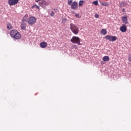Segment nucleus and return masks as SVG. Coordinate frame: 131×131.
Here are the masks:
<instances>
[{
    "label": "nucleus",
    "instance_id": "nucleus-15",
    "mask_svg": "<svg viewBox=\"0 0 131 131\" xmlns=\"http://www.w3.org/2000/svg\"><path fill=\"white\" fill-rule=\"evenodd\" d=\"M7 28L8 30H11L13 29V27L11 25V24L8 23L7 25Z\"/></svg>",
    "mask_w": 131,
    "mask_h": 131
},
{
    "label": "nucleus",
    "instance_id": "nucleus-30",
    "mask_svg": "<svg viewBox=\"0 0 131 131\" xmlns=\"http://www.w3.org/2000/svg\"><path fill=\"white\" fill-rule=\"evenodd\" d=\"M122 11H123V12H124V11H125V9H122Z\"/></svg>",
    "mask_w": 131,
    "mask_h": 131
},
{
    "label": "nucleus",
    "instance_id": "nucleus-20",
    "mask_svg": "<svg viewBox=\"0 0 131 131\" xmlns=\"http://www.w3.org/2000/svg\"><path fill=\"white\" fill-rule=\"evenodd\" d=\"M93 4L96 6H97L98 5V1H94L93 2Z\"/></svg>",
    "mask_w": 131,
    "mask_h": 131
},
{
    "label": "nucleus",
    "instance_id": "nucleus-11",
    "mask_svg": "<svg viewBox=\"0 0 131 131\" xmlns=\"http://www.w3.org/2000/svg\"><path fill=\"white\" fill-rule=\"evenodd\" d=\"M40 46L41 48H45L47 46V43L45 41H42L40 43Z\"/></svg>",
    "mask_w": 131,
    "mask_h": 131
},
{
    "label": "nucleus",
    "instance_id": "nucleus-5",
    "mask_svg": "<svg viewBox=\"0 0 131 131\" xmlns=\"http://www.w3.org/2000/svg\"><path fill=\"white\" fill-rule=\"evenodd\" d=\"M106 40H108L110 41H114L117 39V37L115 36L107 35L105 37Z\"/></svg>",
    "mask_w": 131,
    "mask_h": 131
},
{
    "label": "nucleus",
    "instance_id": "nucleus-13",
    "mask_svg": "<svg viewBox=\"0 0 131 131\" xmlns=\"http://www.w3.org/2000/svg\"><path fill=\"white\" fill-rule=\"evenodd\" d=\"M26 24L24 22L21 23V29L22 30H26Z\"/></svg>",
    "mask_w": 131,
    "mask_h": 131
},
{
    "label": "nucleus",
    "instance_id": "nucleus-3",
    "mask_svg": "<svg viewBox=\"0 0 131 131\" xmlns=\"http://www.w3.org/2000/svg\"><path fill=\"white\" fill-rule=\"evenodd\" d=\"M71 41L73 43L77 44L78 45H81L80 43V39L77 36L72 37V39H71Z\"/></svg>",
    "mask_w": 131,
    "mask_h": 131
},
{
    "label": "nucleus",
    "instance_id": "nucleus-10",
    "mask_svg": "<svg viewBox=\"0 0 131 131\" xmlns=\"http://www.w3.org/2000/svg\"><path fill=\"white\" fill-rule=\"evenodd\" d=\"M127 18H128V17L127 16H123L122 17V21L123 23H124L125 24H128L129 23Z\"/></svg>",
    "mask_w": 131,
    "mask_h": 131
},
{
    "label": "nucleus",
    "instance_id": "nucleus-9",
    "mask_svg": "<svg viewBox=\"0 0 131 131\" xmlns=\"http://www.w3.org/2000/svg\"><path fill=\"white\" fill-rule=\"evenodd\" d=\"M38 5L41 7H43L47 5V2L45 0H42L39 3Z\"/></svg>",
    "mask_w": 131,
    "mask_h": 131
},
{
    "label": "nucleus",
    "instance_id": "nucleus-32",
    "mask_svg": "<svg viewBox=\"0 0 131 131\" xmlns=\"http://www.w3.org/2000/svg\"><path fill=\"white\" fill-rule=\"evenodd\" d=\"M129 3H130L131 4V2H129Z\"/></svg>",
    "mask_w": 131,
    "mask_h": 131
},
{
    "label": "nucleus",
    "instance_id": "nucleus-31",
    "mask_svg": "<svg viewBox=\"0 0 131 131\" xmlns=\"http://www.w3.org/2000/svg\"><path fill=\"white\" fill-rule=\"evenodd\" d=\"M128 4L127 3H125V5H128Z\"/></svg>",
    "mask_w": 131,
    "mask_h": 131
},
{
    "label": "nucleus",
    "instance_id": "nucleus-7",
    "mask_svg": "<svg viewBox=\"0 0 131 131\" xmlns=\"http://www.w3.org/2000/svg\"><path fill=\"white\" fill-rule=\"evenodd\" d=\"M21 37V36L20 33L17 31L16 32V33L12 37L15 39H18L20 38Z\"/></svg>",
    "mask_w": 131,
    "mask_h": 131
},
{
    "label": "nucleus",
    "instance_id": "nucleus-17",
    "mask_svg": "<svg viewBox=\"0 0 131 131\" xmlns=\"http://www.w3.org/2000/svg\"><path fill=\"white\" fill-rule=\"evenodd\" d=\"M84 3V1H80L79 3V7H82L83 6V5Z\"/></svg>",
    "mask_w": 131,
    "mask_h": 131
},
{
    "label": "nucleus",
    "instance_id": "nucleus-29",
    "mask_svg": "<svg viewBox=\"0 0 131 131\" xmlns=\"http://www.w3.org/2000/svg\"><path fill=\"white\" fill-rule=\"evenodd\" d=\"M41 1V0H36L35 2H36V3H38V1Z\"/></svg>",
    "mask_w": 131,
    "mask_h": 131
},
{
    "label": "nucleus",
    "instance_id": "nucleus-26",
    "mask_svg": "<svg viewBox=\"0 0 131 131\" xmlns=\"http://www.w3.org/2000/svg\"><path fill=\"white\" fill-rule=\"evenodd\" d=\"M128 60L131 62V55L129 56Z\"/></svg>",
    "mask_w": 131,
    "mask_h": 131
},
{
    "label": "nucleus",
    "instance_id": "nucleus-18",
    "mask_svg": "<svg viewBox=\"0 0 131 131\" xmlns=\"http://www.w3.org/2000/svg\"><path fill=\"white\" fill-rule=\"evenodd\" d=\"M124 6H125L124 2H121V3H120V7H124Z\"/></svg>",
    "mask_w": 131,
    "mask_h": 131
},
{
    "label": "nucleus",
    "instance_id": "nucleus-14",
    "mask_svg": "<svg viewBox=\"0 0 131 131\" xmlns=\"http://www.w3.org/2000/svg\"><path fill=\"white\" fill-rule=\"evenodd\" d=\"M110 60V57L108 56H105L103 57V60L104 62H107V61H109Z\"/></svg>",
    "mask_w": 131,
    "mask_h": 131
},
{
    "label": "nucleus",
    "instance_id": "nucleus-2",
    "mask_svg": "<svg viewBox=\"0 0 131 131\" xmlns=\"http://www.w3.org/2000/svg\"><path fill=\"white\" fill-rule=\"evenodd\" d=\"M70 28L72 32L75 35H77L78 34L79 31V28L72 23L70 24Z\"/></svg>",
    "mask_w": 131,
    "mask_h": 131
},
{
    "label": "nucleus",
    "instance_id": "nucleus-16",
    "mask_svg": "<svg viewBox=\"0 0 131 131\" xmlns=\"http://www.w3.org/2000/svg\"><path fill=\"white\" fill-rule=\"evenodd\" d=\"M101 33L102 34H103V35H106V33H107V31H106V30L105 29H102V30H101Z\"/></svg>",
    "mask_w": 131,
    "mask_h": 131
},
{
    "label": "nucleus",
    "instance_id": "nucleus-24",
    "mask_svg": "<svg viewBox=\"0 0 131 131\" xmlns=\"http://www.w3.org/2000/svg\"><path fill=\"white\" fill-rule=\"evenodd\" d=\"M75 16L77 18H80L79 14H76Z\"/></svg>",
    "mask_w": 131,
    "mask_h": 131
},
{
    "label": "nucleus",
    "instance_id": "nucleus-27",
    "mask_svg": "<svg viewBox=\"0 0 131 131\" xmlns=\"http://www.w3.org/2000/svg\"><path fill=\"white\" fill-rule=\"evenodd\" d=\"M74 48L76 49H78V47L76 45H74Z\"/></svg>",
    "mask_w": 131,
    "mask_h": 131
},
{
    "label": "nucleus",
    "instance_id": "nucleus-8",
    "mask_svg": "<svg viewBox=\"0 0 131 131\" xmlns=\"http://www.w3.org/2000/svg\"><path fill=\"white\" fill-rule=\"evenodd\" d=\"M120 30L122 32H125L127 31V27L125 25L123 24L120 28Z\"/></svg>",
    "mask_w": 131,
    "mask_h": 131
},
{
    "label": "nucleus",
    "instance_id": "nucleus-6",
    "mask_svg": "<svg viewBox=\"0 0 131 131\" xmlns=\"http://www.w3.org/2000/svg\"><path fill=\"white\" fill-rule=\"evenodd\" d=\"M19 0H8V4L10 6H13L17 4Z\"/></svg>",
    "mask_w": 131,
    "mask_h": 131
},
{
    "label": "nucleus",
    "instance_id": "nucleus-23",
    "mask_svg": "<svg viewBox=\"0 0 131 131\" xmlns=\"http://www.w3.org/2000/svg\"><path fill=\"white\" fill-rule=\"evenodd\" d=\"M50 15L51 16H54V13L53 11H52L51 13H50Z\"/></svg>",
    "mask_w": 131,
    "mask_h": 131
},
{
    "label": "nucleus",
    "instance_id": "nucleus-1",
    "mask_svg": "<svg viewBox=\"0 0 131 131\" xmlns=\"http://www.w3.org/2000/svg\"><path fill=\"white\" fill-rule=\"evenodd\" d=\"M68 4L71 6L72 9L76 10L78 8V3L76 1L73 2L72 0H69L68 2Z\"/></svg>",
    "mask_w": 131,
    "mask_h": 131
},
{
    "label": "nucleus",
    "instance_id": "nucleus-22",
    "mask_svg": "<svg viewBox=\"0 0 131 131\" xmlns=\"http://www.w3.org/2000/svg\"><path fill=\"white\" fill-rule=\"evenodd\" d=\"M101 5L103 6H107L108 4L106 3H102Z\"/></svg>",
    "mask_w": 131,
    "mask_h": 131
},
{
    "label": "nucleus",
    "instance_id": "nucleus-19",
    "mask_svg": "<svg viewBox=\"0 0 131 131\" xmlns=\"http://www.w3.org/2000/svg\"><path fill=\"white\" fill-rule=\"evenodd\" d=\"M37 8L38 9H39L40 7L37 6V5H33L32 7V8Z\"/></svg>",
    "mask_w": 131,
    "mask_h": 131
},
{
    "label": "nucleus",
    "instance_id": "nucleus-28",
    "mask_svg": "<svg viewBox=\"0 0 131 131\" xmlns=\"http://www.w3.org/2000/svg\"><path fill=\"white\" fill-rule=\"evenodd\" d=\"M28 17V15L27 14H26L24 17V18L26 17L27 18Z\"/></svg>",
    "mask_w": 131,
    "mask_h": 131
},
{
    "label": "nucleus",
    "instance_id": "nucleus-25",
    "mask_svg": "<svg viewBox=\"0 0 131 131\" xmlns=\"http://www.w3.org/2000/svg\"><path fill=\"white\" fill-rule=\"evenodd\" d=\"M95 17L96 18H98L99 17V16L98 14H95Z\"/></svg>",
    "mask_w": 131,
    "mask_h": 131
},
{
    "label": "nucleus",
    "instance_id": "nucleus-4",
    "mask_svg": "<svg viewBox=\"0 0 131 131\" xmlns=\"http://www.w3.org/2000/svg\"><path fill=\"white\" fill-rule=\"evenodd\" d=\"M36 20H37V19H36V18L35 17L31 16L29 18L27 22L29 24V25H32L36 23Z\"/></svg>",
    "mask_w": 131,
    "mask_h": 131
},
{
    "label": "nucleus",
    "instance_id": "nucleus-21",
    "mask_svg": "<svg viewBox=\"0 0 131 131\" xmlns=\"http://www.w3.org/2000/svg\"><path fill=\"white\" fill-rule=\"evenodd\" d=\"M67 21V18H64V19H63L62 20V23L64 24V23H66V22Z\"/></svg>",
    "mask_w": 131,
    "mask_h": 131
},
{
    "label": "nucleus",
    "instance_id": "nucleus-12",
    "mask_svg": "<svg viewBox=\"0 0 131 131\" xmlns=\"http://www.w3.org/2000/svg\"><path fill=\"white\" fill-rule=\"evenodd\" d=\"M18 31L16 30H11L10 32V35L11 37H13V36H14L15 35V34L16 33V32H17Z\"/></svg>",
    "mask_w": 131,
    "mask_h": 131
}]
</instances>
